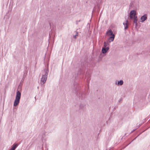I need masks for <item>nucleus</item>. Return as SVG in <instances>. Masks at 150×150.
I'll use <instances>...</instances> for the list:
<instances>
[{"mask_svg": "<svg viewBox=\"0 0 150 150\" xmlns=\"http://www.w3.org/2000/svg\"><path fill=\"white\" fill-rule=\"evenodd\" d=\"M106 34L108 36L110 35H114L113 34V32L112 30H108L106 33Z\"/></svg>", "mask_w": 150, "mask_h": 150, "instance_id": "9d476101", "label": "nucleus"}, {"mask_svg": "<svg viewBox=\"0 0 150 150\" xmlns=\"http://www.w3.org/2000/svg\"><path fill=\"white\" fill-rule=\"evenodd\" d=\"M149 54H150V51H149Z\"/></svg>", "mask_w": 150, "mask_h": 150, "instance_id": "4468645a", "label": "nucleus"}, {"mask_svg": "<svg viewBox=\"0 0 150 150\" xmlns=\"http://www.w3.org/2000/svg\"><path fill=\"white\" fill-rule=\"evenodd\" d=\"M21 96V93L19 91H18L16 93L15 99L13 103V106H16L19 104Z\"/></svg>", "mask_w": 150, "mask_h": 150, "instance_id": "f03ea898", "label": "nucleus"}, {"mask_svg": "<svg viewBox=\"0 0 150 150\" xmlns=\"http://www.w3.org/2000/svg\"><path fill=\"white\" fill-rule=\"evenodd\" d=\"M48 73V70L46 69H44L40 80V83L41 85H43L46 82L47 77Z\"/></svg>", "mask_w": 150, "mask_h": 150, "instance_id": "f257e3e1", "label": "nucleus"}, {"mask_svg": "<svg viewBox=\"0 0 150 150\" xmlns=\"http://www.w3.org/2000/svg\"><path fill=\"white\" fill-rule=\"evenodd\" d=\"M79 109L82 111H85L86 110V105L84 103H81L79 105Z\"/></svg>", "mask_w": 150, "mask_h": 150, "instance_id": "20e7f679", "label": "nucleus"}, {"mask_svg": "<svg viewBox=\"0 0 150 150\" xmlns=\"http://www.w3.org/2000/svg\"><path fill=\"white\" fill-rule=\"evenodd\" d=\"M108 44L107 42H104L103 43V47H108Z\"/></svg>", "mask_w": 150, "mask_h": 150, "instance_id": "f8f14e48", "label": "nucleus"}, {"mask_svg": "<svg viewBox=\"0 0 150 150\" xmlns=\"http://www.w3.org/2000/svg\"><path fill=\"white\" fill-rule=\"evenodd\" d=\"M123 81L122 80L120 81L117 80L115 81V84L118 86H121L123 84Z\"/></svg>", "mask_w": 150, "mask_h": 150, "instance_id": "39448f33", "label": "nucleus"}, {"mask_svg": "<svg viewBox=\"0 0 150 150\" xmlns=\"http://www.w3.org/2000/svg\"><path fill=\"white\" fill-rule=\"evenodd\" d=\"M109 49V47H103L102 50V52L103 53L105 54L108 51Z\"/></svg>", "mask_w": 150, "mask_h": 150, "instance_id": "0eeeda50", "label": "nucleus"}, {"mask_svg": "<svg viewBox=\"0 0 150 150\" xmlns=\"http://www.w3.org/2000/svg\"><path fill=\"white\" fill-rule=\"evenodd\" d=\"M76 35L74 36V37L75 39H76V36H78V32L77 31H76Z\"/></svg>", "mask_w": 150, "mask_h": 150, "instance_id": "ddd939ff", "label": "nucleus"}, {"mask_svg": "<svg viewBox=\"0 0 150 150\" xmlns=\"http://www.w3.org/2000/svg\"><path fill=\"white\" fill-rule=\"evenodd\" d=\"M115 35H113L111 36L108 39V41L109 42L113 41L115 38Z\"/></svg>", "mask_w": 150, "mask_h": 150, "instance_id": "1a4fd4ad", "label": "nucleus"}, {"mask_svg": "<svg viewBox=\"0 0 150 150\" xmlns=\"http://www.w3.org/2000/svg\"><path fill=\"white\" fill-rule=\"evenodd\" d=\"M147 18V15L146 14H145L141 17V21H140L141 22H143Z\"/></svg>", "mask_w": 150, "mask_h": 150, "instance_id": "423d86ee", "label": "nucleus"}, {"mask_svg": "<svg viewBox=\"0 0 150 150\" xmlns=\"http://www.w3.org/2000/svg\"><path fill=\"white\" fill-rule=\"evenodd\" d=\"M17 146V144H14L13 145L12 147L9 150H15Z\"/></svg>", "mask_w": 150, "mask_h": 150, "instance_id": "9b49d317", "label": "nucleus"}, {"mask_svg": "<svg viewBox=\"0 0 150 150\" xmlns=\"http://www.w3.org/2000/svg\"><path fill=\"white\" fill-rule=\"evenodd\" d=\"M128 24H129V22H128V20H126L125 23H123V24L124 26V27H125L124 29H125V30H126V29H127L128 28Z\"/></svg>", "mask_w": 150, "mask_h": 150, "instance_id": "6e6552de", "label": "nucleus"}, {"mask_svg": "<svg viewBox=\"0 0 150 150\" xmlns=\"http://www.w3.org/2000/svg\"><path fill=\"white\" fill-rule=\"evenodd\" d=\"M136 12L134 10H132L129 13V16L131 19H134V23L137 25V17L136 16Z\"/></svg>", "mask_w": 150, "mask_h": 150, "instance_id": "7ed1b4c3", "label": "nucleus"}]
</instances>
